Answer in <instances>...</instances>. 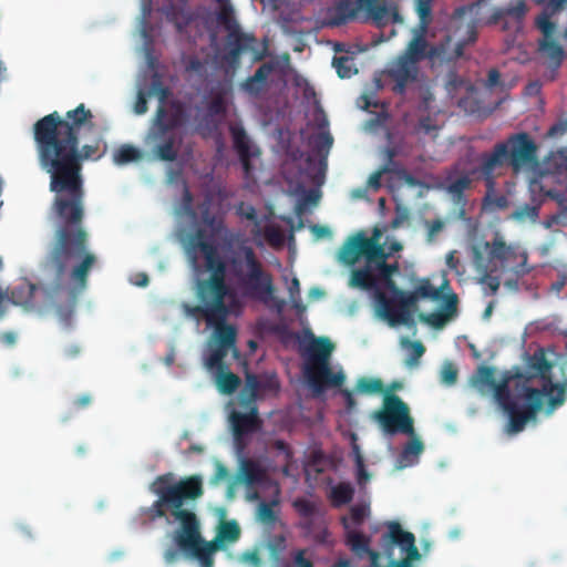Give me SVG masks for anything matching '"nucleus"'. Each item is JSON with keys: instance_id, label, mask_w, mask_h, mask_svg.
<instances>
[{"instance_id": "1", "label": "nucleus", "mask_w": 567, "mask_h": 567, "mask_svg": "<svg viewBox=\"0 0 567 567\" xmlns=\"http://www.w3.org/2000/svg\"><path fill=\"white\" fill-rule=\"evenodd\" d=\"M93 113L83 103L62 116L54 111L33 124V140L40 167L50 175L49 188L54 194L51 214L55 223L54 241L44 268L59 285L69 264L80 259L71 270V279L85 286L90 269L96 262L87 251L89 234L84 227L85 189L83 163L101 158L102 138L80 145L81 137L95 127Z\"/></svg>"}, {"instance_id": "2", "label": "nucleus", "mask_w": 567, "mask_h": 567, "mask_svg": "<svg viewBox=\"0 0 567 567\" xmlns=\"http://www.w3.org/2000/svg\"><path fill=\"white\" fill-rule=\"evenodd\" d=\"M171 473L159 475L152 484V492L157 499L147 508L152 519L163 518L169 513L179 526L173 532V542L186 554L197 558L200 567H213V553L216 546L206 542L200 535L197 515L184 506L200 498L204 494L203 480L199 475H190L172 483Z\"/></svg>"}, {"instance_id": "3", "label": "nucleus", "mask_w": 567, "mask_h": 567, "mask_svg": "<svg viewBox=\"0 0 567 567\" xmlns=\"http://www.w3.org/2000/svg\"><path fill=\"white\" fill-rule=\"evenodd\" d=\"M493 401L497 404L505 419L504 432L507 435H516L525 431L530 423L537 422V415L542 411L545 399L548 398L546 413L563 405L567 392H492Z\"/></svg>"}, {"instance_id": "4", "label": "nucleus", "mask_w": 567, "mask_h": 567, "mask_svg": "<svg viewBox=\"0 0 567 567\" xmlns=\"http://www.w3.org/2000/svg\"><path fill=\"white\" fill-rule=\"evenodd\" d=\"M230 295L227 284L196 289L199 305L184 303L183 309L189 318L205 320L208 327L214 328L213 343L236 350L237 330L226 323L230 310L225 298Z\"/></svg>"}, {"instance_id": "5", "label": "nucleus", "mask_w": 567, "mask_h": 567, "mask_svg": "<svg viewBox=\"0 0 567 567\" xmlns=\"http://www.w3.org/2000/svg\"><path fill=\"white\" fill-rule=\"evenodd\" d=\"M235 287L241 297L266 302L274 292V277L266 269L255 249L241 243L229 258Z\"/></svg>"}, {"instance_id": "6", "label": "nucleus", "mask_w": 567, "mask_h": 567, "mask_svg": "<svg viewBox=\"0 0 567 567\" xmlns=\"http://www.w3.org/2000/svg\"><path fill=\"white\" fill-rule=\"evenodd\" d=\"M381 233L374 229L371 237L363 233H358L347 239L339 251V259L349 266H353L360 258H364L377 271V286L382 284L389 291L396 290L398 286L393 280V275L398 274L400 266L398 262L388 264V255H384V247L380 244Z\"/></svg>"}, {"instance_id": "7", "label": "nucleus", "mask_w": 567, "mask_h": 567, "mask_svg": "<svg viewBox=\"0 0 567 567\" xmlns=\"http://www.w3.org/2000/svg\"><path fill=\"white\" fill-rule=\"evenodd\" d=\"M530 188L537 189L545 196L557 200L559 210L551 215L546 223L547 227L567 226V148L550 152L544 159V172L540 181H532Z\"/></svg>"}, {"instance_id": "8", "label": "nucleus", "mask_w": 567, "mask_h": 567, "mask_svg": "<svg viewBox=\"0 0 567 567\" xmlns=\"http://www.w3.org/2000/svg\"><path fill=\"white\" fill-rule=\"evenodd\" d=\"M217 21L228 32L226 38V52L224 61L236 69L240 64L241 55L249 54L252 62L264 60L268 54V40L260 42L252 33L240 29L230 1L218 4Z\"/></svg>"}, {"instance_id": "9", "label": "nucleus", "mask_w": 567, "mask_h": 567, "mask_svg": "<svg viewBox=\"0 0 567 567\" xmlns=\"http://www.w3.org/2000/svg\"><path fill=\"white\" fill-rule=\"evenodd\" d=\"M333 348V343L328 338L313 339L306 348L302 373L310 390H343L346 381L343 371L341 369L333 371L330 364Z\"/></svg>"}, {"instance_id": "10", "label": "nucleus", "mask_w": 567, "mask_h": 567, "mask_svg": "<svg viewBox=\"0 0 567 567\" xmlns=\"http://www.w3.org/2000/svg\"><path fill=\"white\" fill-rule=\"evenodd\" d=\"M425 27H420L400 56L415 65L424 59L453 62L463 55L466 45L473 44L477 39L475 23L466 24V37L454 44L450 35L439 44H430L425 39Z\"/></svg>"}, {"instance_id": "11", "label": "nucleus", "mask_w": 567, "mask_h": 567, "mask_svg": "<svg viewBox=\"0 0 567 567\" xmlns=\"http://www.w3.org/2000/svg\"><path fill=\"white\" fill-rule=\"evenodd\" d=\"M513 372L520 374L515 377L514 390H567L564 367L550 362L544 348H538L528 355L525 370L514 365Z\"/></svg>"}, {"instance_id": "12", "label": "nucleus", "mask_w": 567, "mask_h": 567, "mask_svg": "<svg viewBox=\"0 0 567 567\" xmlns=\"http://www.w3.org/2000/svg\"><path fill=\"white\" fill-rule=\"evenodd\" d=\"M236 394L227 403L226 410L235 441L240 442L246 436L261 431L262 420L259 416L257 400L264 392H223Z\"/></svg>"}, {"instance_id": "13", "label": "nucleus", "mask_w": 567, "mask_h": 567, "mask_svg": "<svg viewBox=\"0 0 567 567\" xmlns=\"http://www.w3.org/2000/svg\"><path fill=\"white\" fill-rule=\"evenodd\" d=\"M187 251L195 269H198L197 255L202 254L205 270L210 274L206 279H197L196 289L226 284L227 264L219 255L217 246L208 240L204 228H197L188 236Z\"/></svg>"}, {"instance_id": "14", "label": "nucleus", "mask_w": 567, "mask_h": 567, "mask_svg": "<svg viewBox=\"0 0 567 567\" xmlns=\"http://www.w3.org/2000/svg\"><path fill=\"white\" fill-rule=\"evenodd\" d=\"M392 297H389L381 290L374 292L375 308L379 317L391 327L400 324L410 326L413 323L411 309L415 306L419 296L415 291L405 292L399 287L392 291Z\"/></svg>"}, {"instance_id": "15", "label": "nucleus", "mask_w": 567, "mask_h": 567, "mask_svg": "<svg viewBox=\"0 0 567 567\" xmlns=\"http://www.w3.org/2000/svg\"><path fill=\"white\" fill-rule=\"evenodd\" d=\"M384 394L382 406L374 413V420L389 435L398 433L413 434L414 421L410 414L409 405L395 392H381Z\"/></svg>"}, {"instance_id": "16", "label": "nucleus", "mask_w": 567, "mask_h": 567, "mask_svg": "<svg viewBox=\"0 0 567 567\" xmlns=\"http://www.w3.org/2000/svg\"><path fill=\"white\" fill-rule=\"evenodd\" d=\"M417 76L419 65L399 55L389 62L380 78L375 79V85L379 89L389 85L394 94L404 95L408 86L416 82Z\"/></svg>"}, {"instance_id": "17", "label": "nucleus", "mask_w": 567, "mask_h": 567, "mask_svg": "<svg viewBox=\"0 0 567 567\" xmlns=\"http://www.w3.org/2000/svg\"><path fill=\"white\" fill-rule=\"evenodd\" d=\"M499 144L506 145L508 166L514 173L537 163V146L528 133L512 134Z\"/></svg>"}, {"instance_id": "18", "label": "nucleus", "mask_w": 567, "mask_h": 567, "mask_svg": "<svg viewBox=\"0 0 567 567\" xmlns=\"http://www.w3.org/2000/svg\"><path fill=\"white\" fill-rule=\"evenodd\" d=\"M544 11L536 18V27L543 33L544 38L539 41V51L551 62L555 68H559L564 58L565 51L563 47L554 39L556 24L551 22V17L559 11H551L548 8V2H542Z\"/></svg>"}, {"instance_id": "19", "label": "nucleus", "mask_w": 567, "mask_h": 567, "mask_svg": "<svg viewBox=\"0 0 567 567\" xmlns=\"http://www.w3.org/2000/svg\"><path fill=\"white\" fill-rule=\"evenodd\" d=\"M484 247L488 251V264L493 260H498L502 266H506L520 258L522 261L512 268L514 274L522 277L530 272L532 268L527 266V255L525 252L518 254L517 248L513 245H507L502 237L496 236L492 243L486 241Z\"/></svg>"}, {"instance_id": "20", "label": "nucleus", "mask_w": 567, "mask_h": 567, "mask_svg": "<svg viewBox=\"0 0 567 567\" xmlns=\"http://www.w3.org/2000/svg\"><path fill=\"white\" fill-rule=\"evenodd\" d=\"M505 166H508L506 145L497 143L492 152L481 154L480 166L472 169L471 174L475 175L478 173L487 188L492 190L495 185L497 172Z\"/></svg>"}, {"instance_id": "21", "label": "nucleus", "mask_w": 567, "mask_h": 567, "mask_svg": "<svg viewBox=\"0 0 567 567\" xmlns=\"http://www.w3.org/2000/svg\"><path fill=\"white\" fill-rule=\"evenodd\" d=\"M515 377H520L517 372H513V367L505 370L497 377V370L489 365H480L472 378L474 383L487 386L489 390H511V385L515 386Z\"/></svg>"}, {"instance_id": "22", "label": "nucleus", "mask_w": 567, "mask_h": 567, "mask_svg": "<svg viewBox=\"0 0 567 567\" xmlns=\"http://www.w3.org/2000/svg\"><path fill=\"white\" fill-rule=\"evenodd\" d=\"M363 13L364 21L370 22L379 29L389 24L403 22L399 8L393 1L378 0L374 4L367 8Z\"/></svg>"}, {"instance_id": "23", "label": "nucleus", "mask_w": 567, "mask_h": 567, "mask_svg": "<svg viewBox=\"0 0 567 567\" xmlns=\"http://www.w3.org/2000/svg\"><path fill=\"white\" fill-rule=\"evenodd\" d=\"M151 137L155 142L153 152L159 159L173 162L177 158L181 137H178L176 132L153 126Z\"/></svg>"}, {"instance_id": "24", "label": "nucleus", "mask_w": 567, "mask_h": 567, "mask_svg": "<svg viewBox=\"0 0 567 567\" xmlns=\"http://www.w3.org/2000/svg\"><path fill=\"white\" fill-rule=\"evenodd\" d=\"M229 133L233 138L234 148L239 156L243 169L245 174L248 175L251 171L250 158L256 155V153L251 151L250 140L245 128L238 124H231L229 126Z\"/></svg>"}, {"instance_id": "25", "label": "nucleus", "mask_w": 567, "mask_h": 567, "mask_svg": "<svg viewBox=\"0 0 567 567\" xmlns=\"http://www.w3.org/2000/svg\"><path fill=\"white\" fill-rule=\"evenodd\" d=\"M346 543L357 556L369 557V567H380V554L377 550L370 548L371 538L369 536L354 529L346 530Z\"/></svg>"}, {"instance_id": "26", "label": "nucleus", "mask_w": 567, "mask_h": 567, "mask_svg": "<svg viewBox=\"0 0 567 567\" xmlns=\"http://www.w3.org/2000/svg\"><path fill=\"white\" fill-rule=\"evenodd\" d=\"M185 120L184 107L179 103H173L168 112L163 105H159L154 120V127L175 132Z\"/></svg>"}, {"instance_id": "27", "label": "nucleus", "mask_w": 567, "mask_h": 567, "mask_svg": "<svg viewBox=\"0 0 567 567\" xmlns=\"http://www.w3.org/2000/svg\"><path fill=\"white\" fill-rule=\"evenodd\" d=\"M276 64L274 62H266L261 64L254 73L241 83V89L250 95L260 94L266 85L269 75L275 71Z\"/></svg>"}, {"instance_id": "28", "label": "nucleus", "mask_w": 567, "mask_h": 567, "mask_svg": "<svg viewBox=\"0 0 567 567\" xmlns=\"http://www.w3.org/2000/svg\"><path fill=\"white\" fill-rule=\"evenodd\" d=\"M230 84L219 83L210 91L212 99L207 103V116H223L226 113V95Z\"/></svg>"}, {"instance_id": "29", "label": "nucleus", "mask_w": 567, "mask_h": 567, "mask_svg": "<svg viewBox=\"0 0 567 567\" xmlns=\"http://www.w3.org/2000/svg\"><path fill=\"white\" fill-rule=\"evenodd\" d=\"M409 441L403 446V450L400 454V463L402 466H411L419 462L420 455L424 452V444L422 440L415 434L413 430V434H408Z\"/></svg>"}, {"instance_id": "30", "label": "nucleus", "mask_w": 567, "mask_h": 567, "mask_svg": "<svg viewBox=\"0 0 567 567\" xmlns=\"http://www.w3.org/2000/svg\"><path fill=\"white\" fill-rule=\"evenodd\" d=\"M350 286L363 290H378L377 277L374 275L373 267L369 264V261H365V265L362 268L352 270L350 277Z\"/></svg>"}, {"instance_id": "31", "label": "nucleus", "mask_w": 567, "mask_h": 567, "mask_svg": "<svg viewBox=\"0 0 567 567\" xmlns=\"http://www.w3.org/2000/svg\"><path fill=\"white\" fill-rule=\"evenodd\" d=\"M473 261L476 269L484 274L482 281L487 285L492 295L496 293L501 285L499 279L488 275V271H493V269L478 247H473Z\"/></svg>"}, {"instance_id": "32", "label": "nucleus", "mask_w": 567, "mask_h": 567, "mask_svg": "<svg viewBox=\"0 0 567 567\" xmlns=\"http://www.w3.org/2000/svg\"><path fill=\"white\" fill-rule=\"evenodd\" d=\"M488 0H477L467 6L458 7L454 10L453 20H463L464 18H468V22L466 24L475 23V31L477 32V27L482 21L481 9L486 4Z\"/></svg>"}, {"instance_id": "33", "label": "nucleus", "mask_w": 567, "mask_h": 567, "mask_svg": "<svg viewBox=\"0 0 567 567\" xmlns=\"http://www.w3.org/2000/svg\"><path fill=\"white\" fill-rule=\"evenodd\" d=\"M265 470L254 460H243L239 468V476L247 485L260 483L265 478Z\"/></svg>"}, {"instance_id": "34", "label": "nucleus", "mask_w": 567, "mask_h": 567, "mask_svg": "<svg viewBox=\"0 0 567 567\" xmlns=\"http://www.w3.org/2000/svg\"><path fill=\"white\" fill-rule=\"evenodd\" d=\"M167 21L172 22L178 32H182L190 22L192 18L186 10L177 4H169L163 9Z\"/></svg>"}, {"instance_id": "35", "label": "nucleus", "mask_w": 567, "mask_h": 567, "mask_svg": "<svg viewBox=\"0 0 567 567\" xmlns=\"http://www.w3.org/2000/svg\"><path fill=\"white\" fill-rule=\"evenodd\" d=\"M202 223L209 227L213 234H220L226 229L224 218L210 212V202L206 199L199 205Z\"/></svg>"}, {"instance_id": "36", "label": "nucleus", "mask_w": 567, "mask_h": 567, "mask_svg": "<svg viewBox=\"0 0 567 567\" xmlns=\"http://www.w3.org/2000/svg\"><path fill=\"white\" fill-rule=\"evenodd\" d=\"M370 515V507L367 504H357L350 508L349 517L341 518L342 526L346 530H351L352 527H359L363 524L365 518Z\"/></svg>"}, {"instance_id": "37", "label": "nucleus", "mask_w": 567, "mask_h": 567, "mask_svg": "<svg viewBox=\"0 0 567 567\" xmlns=\"http://www.w3.org/2000/svg\"><path fill=\"white\" fill-rule=\"evenodd\" d=\"M403 386L402 381H393L385 385L380 378L361 377L353 390H402Z\"/></svg>"}, {"instance_id": "38", "label": "nucleus", "mask_w": 567, "mask_h": 567, "mask_svg": "<svg viewBox=\"0 0 567 567\" xmlns=\"http://www.w3.org/2000/svg\"><path fill=\"white\" fill-rule=\"evenodd\" d=\"M539 217V204H523L511 214V219L519 223H536Z\"/></svg>"}, {"instance_id": "39", "label": "nucleus", "mask_w": 567, "mask_h": 567, "mask_svg": "<svg viewBox=\"0 0 567 567\" xmlns=\"http://www.w3.org/2000/svg\"><path fill=\"white\" fill-rule=\"evenodd\" d=\"M240 537V527L236 520H223L219 524L216 542L235 543Z\"/></svg>"}, {"instance_id": "40", "label": "nucleus", "mask_w": 567, "mask_h": 567, "mask_svg": "<svg viewBox=\"0 0 567 567\" xmlns=\"http://www.w3.org/2000/svg\"><path fill=\"white\" fill-rule=\"evenodd\" d=\"M244 390H279L278 379L276 374H271L267 378L266 382H262L260 375L247 374L246 386Z\"/></svg>"}, {"instance_id": "41", "label": "nucleus", "mask_w": 567, "mask_h": 567, "mask_svg": "<svg viewBox=\"0 0 567 567\" xmlns=\"http://www.w3.org/2000/svg\"><path fill=\"white\" fill-rule=\"evenodd\" d=\"M354 495V488L349 483H339L331 489V499L334 506L349 504Z\"/></svg>"}, {"instance_id": "42", "label": "nucleus", "mask_w": 567, "mask_h": 567, "mask_svg": "<svg viewBox=\"0 0 567 567\" xmlns=\"http://www.w3.org/2000/svg\"><path fill=\"white\" fill-rule=\"evenodd\" d=\"M236 214L240 218H244V219H247V220H250L254 223L255 228L252 230V234L255 236H259L261 234L260 219L258 218L257 210L252 205L247 204L245 202H240L236 206Z\"/></svg>"}, {"instance_id": "43", "label": "nucleus", "mask_w": 567, "mask_h": 567, "mask_svg": "<svg viewBox=\"0 0 567 567\" xmlns=\"http://www.w3.org/2000/svg\"><path fill=\"white\" fill-rule=\"evenodd\" d=\"M230 349L212 343L209 349V354L206 359V363L210 369H220L223 367V361L225 357L227 355L228 351Z\"/></svg>"}, {"instance_id": "44", "label": "nucleus", "mask_w": 567, "mask_h": 567, "mask_svg": "<svg viewBox=\"0 0 567 567\" xmlns=\"http://www.w3.org/2000/svg\"><path fill=\"white\" fill-rule=\"evenodd\" d=\"M141 157L140 151L132 145H122L114 154L116 164H127L137 161Z\"/></svg>"}, {"instance_id": "45", "label": "nucleus", "mask_w": 567, "mask_h": 567, "mask_svg": "<svg viewBox=\"0 0 567 567\" xmlns=\"http://www.w3.org/2000/svg\"><path fill=\"white\" fill-rule=\"evenodd\" d=\"M472 185V178L468 174H464L455 179L450 181L447 192L454 197L461 198L466 189Z\"/></svg>"}, {"instance_id": "46", "label": "nucleus", "mask_w": 567, "mask_h": 567, "mask_svg": "<svg viewBox=\"0 0 567 567\" xmlns=\"http://www.w3.org/2000/svg\"><path fill=\"white\" fill-rule=\"evenodd\" d=\"M261 234L272 247H280L285 243V234L278 225L265 226Z\"/></svg>"}, {"instance_id": "47", "label": "nucleus", "mask_w": 567, "mask_h": 567, "mask_svg": "<svg viewBox=\"0 0 567 567\" xmlns=\"http://www.w3.org/2000/svg\"><path fill=\"white\" fill-rule=\"evenodd\" d=\"M278 505V501L274 499L271 502H261L258 505V518L264 523H275L277 519V514L275 512V506Z\"/></svg>"}, {"instance_id": "48", "label": "nucleus", "mask_w": 567, "mask_h": 567, "mask_svg": "<svg viewBox=\"0 0 567 567\" xmlns=\"http://www.w3.org/2000/svg\"><path fill=\"white\" fill-rule=\"evenodd\" d=\"M458 370L453 362H444L440 372V379L446 386H452L456 383Z\"/></svg>"}, {"instance_id": "49", "label": "nucleus", "mask_w": 567, "mask_h": 567, "mask_svg": "<svg viewBox=\"0 0 567 567\" xmlns=\"http://www.w3.org/2000/svg\"><path fill=\"white\" fill-rule=\"evenodd\" d=\"M351 65L352 61L348 56L333 58V66L341 79L350 78L352 74L357 73V70L353 71Z\"/></svg>"}, {"instance_id": "50", "label": "nucleus", "mask_w": 567, "mask_h": 567, "mask_svg": "<svg viewBox=\"0 0 567 567\" xmlns=\"http://www.w3.org/2000/svg\"><path fill=\"white\" fill-rule=\"evenodd\" d=\"M419 298H429L437 300L441 298V291L434 288L429 279H423L414 290Z\"/></svg>"}, {"instance_id": "51", "label": "nucleus", "mask_w": 567, "mask_h": 567, "mask_svg": "<svg viewBox=\"0 0 567 567\" xmlns=\"http://www.w3.org/2000/svg\"><path fill=\"white\" fill-rule=\"evenodd\" d=\"M240 379L233 372H221L217 379L218 390H237Z\"/></svg>"}, {"instance_id": "52", "label": "nucleus", "mask_w": 567, "mask_h": 567, "mask_svg": "<svg viewBox=\"0 0 567 567\" xmlns=\"http://www.w3.org/2000/svg\"><path fill=\"white\" fill-rule=\"evenodd\" d=\"M419 319L436 329L442 328L450 320L443 311L432 312L429 315L420 313Z\"/></svg>"}, {"instance_id": "53", "label": "nucleus", "mask_w": 567, "mask_h": 567, "mask_svg": "<svg viewBox=\"0 0 567 567\" xmlns=\"http://www.w3.org/2000/svg\"><path fill=\"white\" fill-rule=\"evenodd\" d=\"M150 94L158 96L161 103H164L168 97L169 90L163 84L161 76L157 73H155L152 78Z\"/></svg>"}, {"instance_id": "54", "label": "nucleus", "mask_w": 567, "mask_h": 567, "mask_svg": "<svg viewBox=\"0 0 567 567\" xmlns=\"http://www.w3.org/2000/svg\"><path fill=\"white\" fill-rule=\"evenodd\" d=\"M293 507L305 518L312 517L317 512V505L306 498H297L293 502Z\"/></svg>"}, {"instance_id": "55", "label": "nucleus", "mask_w": 567, "mask_h": 567, "mask_svg": "<svg viewBox=\"0 0 567 567\" xmlns=\"http://www.w3.org/2000/svg\"><path fill=\"white\" fill-rule=\"evenodd\" d=\"M506 17H511L516 21H522L526 14L527 8L524 0H516L504 7Z\"/></svg>"}, {"instance_id": "56", "label": "nucleus", "mask_w": 567, "mask_h": 567, "mask_svg": "<svg viewBox=\"0 0 567 567\" xmlns=\"http://www.w3.org/2000/svg\"><path fill=\"white\" fill-rule=\"evenodd\" d=\"M416 11L421 19L420 27H427L431 20L432 0H416Z\"/></svg>"}, {"instance_id": "57", "label": "nucleus", "mask_w": 567, "mask_h": 567, "mask_svg": "<svg viewBox=\"0 0 567 567\" xmlns=\"http://www.w3.org/2000/svg\"><path fill=\"white\" fill-rule=\"evenodd\" d=\"M415 131L424 135H435L439 131V126L434 123L431 116L426 115L419 120Z\"/></svg>"}, {"instance_id": "58", "label": "nucleus", "mask_w": 567, "mask_h": 567, "mask_svg": "<svg viewBox=\"0 0 567 567\" xmlns=\"http://www.w3.org/2000/svg\"><path fill=\"white\" fill-rule=\"evenodd\" d=\"M289 298L292 302L295 309L302 311L305 310V306L301 302L300 298V282L298 278H293L288 287Z\"/></svg>"}, {"instance_id": "59", "label": "nucleus", "mask_w": 567, "mask_h": 567, "mask_svg": "<svg viewBox=\"0 0 567 567\" xmlns=\"http://www.w3.org/2000/svg\"><path fill=\"white\" fill-rule=\"evenodd\" d=\"M319 200V194L316 190H309L307 194L298 200L295 212L298 216H301L306 209L308 204L316 205Z\"/></svg>"}, {"instance_id": "60", "label": "nucleus", "mask_w": 567, "mask_h": 567, "mask_svg": "<svg viewBox=\"0 0 567 567\" xmlns=\"http://www.w3.org/2000/svg\"><path fill=\"white\" fill-rule=\"evenodd\" d=\"M410 348L409 363L416 362L425 352V347L420 341H406Z\"/></svg>"}, {"instance_id": "61", "label": "nucleus", "mask_w": 567, "mask_h": 567, "mask_svg": "<svg viewBox=\"0 0 567 567\" xmlns=\"http://www.w3.org/2000/svg\"><path fill=\"white\" fill-rule=\"evenodd\" d=\"M315 147L318 150H327L332 146L333 138L328 132H321L317 134L313 138Z\"/></svg>"}, {"instance_id": "62", "label": "nucleus", "mask_w": 567, "mask_h": 567, "mask_svg": "<svg viewBox=\"0 0 567 567\" xmlns=\"http://www.w3.org/2000/svg\"><path fill=\"white\" fill-rule=\"evenodd\" d=\"M457 296L455 293H451L446 297L444 301L443 312L451 319L457 312Z\"/></svg>"}, {"instance_id": "63", "label": "nucleus", "mask_w": 567, "mask_h": 567, "mask_svg": "<svg viewBox=\"0 0 567 567\" xmlns=\"http://www.w3.org/2000/svg\"><path fill=\"white\" fill-rule=\"evenodd\" d=\"M185 70L202 74L205 71V64L197 56H189L185 61Z\"/></svg>"}, {"instance_id": "64", "label": "nucleus", "mask_w": 567, "mask_h": 567, "mask_svg": "<svg viewBox=\"0 0 567 567\" xmlns=\"http://www.w3.org/2000/svg\"><path fill=\"white\" fill-rule=\"evenodd\" d=\"M427 240L432 241L435 236L444 228V223L440 218L426 221Z\"/></svg>"}]
</instances>
